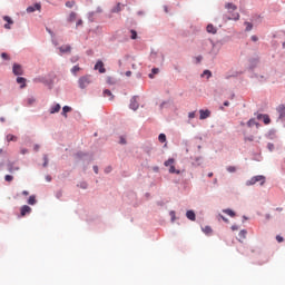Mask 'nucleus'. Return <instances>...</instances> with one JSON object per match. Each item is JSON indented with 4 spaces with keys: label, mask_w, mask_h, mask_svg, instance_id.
Listing matches in <instances>:
<instances>
[{
    "label": "nucleus",
    "mask_w": 285,
    "mask_h": 285,
    "mask_svg": "<svg viewBox=\"0 0 285 285\" xmlns=\"http://www.w3.org/2000/svg\"><path fill=\"white\" fill-rule=\"evenodd\" d=\"M26 153H28V149H22V150H21V154H22V155H26Z\"/></svg>",
    "instance_id": "052dcab7"
},
{
    "label": "nucleus",
    "mask_w": 285,
    "mask_h": 285,
    "mask_svg": "<svg viewBox=\"0 0 285 285\" xmlns=\"http://www.w3.org/2000/svg\"><path fill=\"white\" fill-rule=\"evenodd\" d=\"M171 222H175V212H170Z\"/></svg>",
    "instance_id": "8fccbe9b"
},
{
    "label": "nucleus",
    "mask_w": 285,
    "mask_h": 285,
    "mask_svg": "<svg viewBox=\"0 0 285 285\" xmlns=\"http://www.w3.org/2000/svg\"><path fill=\"white\" fill-rule=\"evenodd\" d=\"M158 141H160V144H166V135L165 134H160L158 136Z\"/></svg>",
    "instance_id": "c756f323"
},
{
    "label": "nucleus",
    "mask_w": 285,
    "mask_h": 285,
    "mask_svg": "<svg viewBox=\"0 0 285 285\" xmlns=\"http://www.w3.org/2000/svg\"><path fill=\"white\" fill-rule=\"evenodd\" d=\"M189 119H195V111L188 114Z\"/></svg>",
    "instance_id": "79ce46f5"
},
{
    "label": "nucleus",
    "mask_w": 285,
    "mask_h": 285,
    "mask_svg": "<svg viewBox=\"0 0 285 285\" xmlns=\"http://www.w3.org/2000/svg\"><path fill=\"white\" fill-rule=\"evenodd\" d=\"M72 50V48L70 47V45H65V46H61L59 48V51L63 55L66 52H70Z\"/></svg>",
    "instance_id": "4468645a"
},
{
    "label": "nucleus",
    "mask_w": 285,
    "mask_h": 285,
    "mask_svg": "<svg viewBox=\"0 0 285 285\" xmlns=\"http://www.w3.org/2000/svg\"><path fill=\"white\" fill-rule=\"evenodd\" d=\"M223 213L229 217H235V212H233V209H224Z\"/></svg>",
    "instance_id": "cd10ccee"
},
{
    "label": "nucleus",
    "mask_w": 285,
    "mask_h": 285,
    "mask_svg": "<svg viewBox=\"0 0 285 285\" xmlns=\"http://www.w3.org/2000/svg\"><path fill=\"white\" fill-rule=\"evenodd\" d=\"M17 83H20V88H26V78L23 77H18L17 78Z\"/></svg>",
    "instance_id": "4be33fe9"
},
{
    "label": "nucleus",
    "mask_w": 285,
    "mask_h": 285,
    "mask_svg": "<svg viewBox=\"0 0 285 285\" xmlns=\"http://www.w3.org/2000/svg\"><path fill=\"white\" fill-rule=\"evenodd\" d=\"M46 180H47V181H52V177L47 176V177H46Z\"/></svg>",
    "instance_id": "13d9d810"
},
{
    "label": "nucleus",
    "mask_w": 285,
    "mask_h": 285,
    "mask_svg": "<svg viewBox=\"0 0 285 285\" xmlns=\"http://www.w3.org/2000/svg\"><path fill=\"white\" fill-rule=\"evenodd\" d=\"M277 112L279 114V119L285 126V105H279L277 107Z\"/></svg>",
    "instance_id": "39448f33"
},
{
    "label": "nucleus",
    "mask_w": 285,
    "mask_h": 285,
    "mask_svg": "<svg viewBox=\"0 0 285 285\" xmlns=\"http://www.w3.org/2000/svg\"><path fill=\"white\" fill-rule=\"evenodd\" d=\"M276 210H279V212H282V210H283V208H276Z\"/></svg>",
    "instance_id": "338daca9"
},
{
    "label": "nucleus",
    "mask_w": 285,
    "mask_h": 285,
    "mask_svg": "<svg viewBox=\"0 0 285 285\" xmlns=\"http://www.w3.org/2000/svg\"><path fill=\"white\" fill-rule=\"evenodd\" d=\"M121 10H124V4L118 2L117 6L111 9V12L118 13V12H121Z\"/></svg>",
    "instance_id": "dca6fc26"
},
{
    "label": "nucleus",
    "mask_w": 285,
    "mask_h": 285,
    "mask_svg": "<svg viewBox=\"0 0 285 285\" xmlns=\"http://www.w3.org/2000/svg\"><path fill=\"white\" fill-rule=\"evenodd\" d=\"M79 58H73L72 61H77Z\"/></svg>",
    "instance_id": "69168bd1"
},
{
    "label": "nucleus",
    "mask_w": 285,
    "mask_h": 285,
    "mask_svg": "<svg viewBox=\"0 0 285 285\" xmlns=\"http://www.w3.org/2000/svg\"><path fill=\"white\" fill-rule=\"evenodd\" d=\"M71 110H72L71 107L65 106V107L62 108V112H61L62 117H63L65 119H68V112H70Z\"/></svg>",
    "instance_id": "f8f14e48"
},
{
    "label": "nucleus",
    "mask_w": 285,
    "mask_h": 285,
    "mask_svg": "<svg viewBox=\"0 0 285 285\" xmlns=\"http://www.w3.org/2000/svg\"><path fill=\"white\" fill-rule=\"evenodd\" d=\"M3 21H6L7 23L4 24L6 30H10V26H12L14 23V21L12 20V18H10L9 16H4L3 17Z\"/></svg>",
    "instance_id": "1a4fd4ad"
},
{
    "label": "nucleus",
    "mask_w": 285,
    "mask_h": 285,
    "mask_svg": "<svg viewBox=\"0 0 285 285\" xmlns=\"http://www.w3.org/2000/svg\"><path fill=\"white\" fill-rule=\"evenodd\" d=\"M59 110H61V105L57 104L50 108V115H55L56 112H59Z\"/></svg>",
    "instance_id": "aec40b11"
},
{
    "label": "nucleus",
    "mask_w": 285,
    "mask_h": 285,
    "mask_svg": "<svg viewBox=\"0 0 285 285\" xmlns=\"http://www.w3.org/2000/svg\"><path fill=\"white\" fill-rule=\"evenodd\" d=\"M207 32H208L209 35H217V28H216L215 26H213L212 23H209V24L207 26Z\"/></svg>",
    "instance_id": "ddd939ff"
},
{
    "label": "nucleus",
    "mask_w": 285,
    "mask_h": 285,
    "mask_svg": "<svg viewBox=\"0 0 285 285\" xmlns=\"http://www.w3.org/2000/svg\"><path fill=\"white\" fill-rule=\"evenodd\" d=\"M43 159H45L43 166L46 167L48 166V156H45Z\"/></svg>",
    "instance_id": "a18cd8bd"
},
{
    "label": "nucleus",
    "mask_w": 285,
    "mask_h": 285,
    "mask_svg": "<svg viewBox=\"0 0 285 285\" xmlns=\"http://www.w3.org/2000/svg\"><path fill=\"white\" fill-rule=\"evenodd\" d=\"M208 177H213V173H209V174H208Z\"/></svg>",
    "instance_id": "0e129e2a"
},
{
    "label": "nucleus",
    "mask_w": 285,
    "mask_h": 285,
    "mask_svg": "<svg viewBox=\"0 0 285 285\" xmlns=\"http://www.w3.org/2000/svg\"><path fill=\"white\" fill-rule=\"evenodd\" d=\"M283 47L285 48V42L283 43Z\"/></svg>",
    "instance_id": "774afa93"
},
{
    "label": "nucleus",
    "mask_w": 285,
    "mask_h": 285,
    "mask_svg": "<svg viewBox=\"0 0 285 285\" xmlns=\"http://www.w3.org/2000/svg\"><path fill=\"white\" fill-rule=\"evenodd\" d=\"M199 115H200L199 119H208V117H210V110L200 109Z\"/></svg>",
    "instance_id": "9d476101"
},
{
    "label": "nucleus",
    "mask_w": 285,
    "mask_h": 285,
    "mask_svg": "<svg viewBox=\"0 0 285 285\" xmlns=\"http://www.w3.org/2000/svg\"><path fill=\"white\" fill-rule=\"evenodd\" d=\"M7 168L10 173H16V170H19V166H14V163H9Z\"/></svg>",
    "instance_id": "f3484780"
},
{
    "label": "nucleus",
    "mask_w": 285,
    "mask_h": 285,
    "mask_svg": "<svg viewBox=\"0 0 285 285\" xmlns=\"http://www.w3.org/2000/svg\"><path fill=\"white\" fill-rule=\"evenodd\" d=\"M252 41H257V36H252Z\"/></svg>",
    "instance_id": "bf43d9fd"
},
{
    "label": "nucleus",
    "mask_w": 285,
    "mask_h": 285,
    "mask_svg": "<svg viewBox=\"0 0 285 285\" xmlns=\"http://www.w3.org/2000/svg\"><path fill=\"white\" fill-rule=\"evenodd\" d=\"M12 179H14V177L11 176V175H6V176H4V180H6V181H12Z\"/></svg>",
    "instance_id": "58836bf2"
},
{
    "label": "nucleus",
    "mask_w": 285,
    "mask_h": 285,
    "mask_svg": "<svg viewBox=\"0 0 285 285\" xmlns=\"http://www.w3.org/2000/svg\"><path fill=\"white\" fill-rule=\"evenodd\" d=\"M225 8L229 12V14L227 16V19L229 20L233 19L234 21H238L239 14L235 12L237 10V6H235L234 3H227Z\"/></svg>",
    "instance_id": "f257e3e1"
},
{
    "label": "nucleus",
    "mask_w": 285,
    "mask_h": 285,
    "mask_svg": "<svg viewBox=\"0 0 285 285\" xmlns=\"http://www.w3.org/2000/svg\"><path fill=\"white\" fill-rule=\"evenodd\" d=\"M257 183H259L261 186H264V184H266V177L262 175L254 176L246 181V186H255Z\"/></svg>",
    "instance_id": "f03ea898"
},
{
    "label": "nucleus",
    "mask_w": 285,
    "mask_h": 285,
    "mask_svg": "<svg viewBox=\"0 0 285 285\" xmlns=\"http://www.w3.org/2000/svg\"><path fill=\"white\" fill-rule=\"evenodd\" d=\"M202 77H207V79H210L213 77V72H210V70H205Z\"/></svg>",
    "instance_id": "c85d7f7f"
},
{
    "label": "nucleus",
    "mask_w": 285,
    "mask_h": 285,
    "mask_svg": "<svg viewBox=\"0 0 285 285\" xmlns=\"http://www.w3.org/2000/svg\"><path fill=\"white\" fill-rule=\"evenodd\" d=\"M120 144H126V138L120 137Z\"/></svg>",
    "instance_id": "864d4df0"
},
{
    "label": "nucleus",
    "mask_w": 285,
    "mask_h": 285,
    "mask_svg": "<svg viewBox=\"0 0 285 285\" xmlns=\"http://www.w3.org/2000/svg\"><path fill=\"white\" fill-rule=\"evenodd\" d=\"M246 235H248V232H246V229H242L238 234V237L240 239H246Z\"/></svg>",
    "instance_id": "bb28decb"
},
{
    "label": "nucleus",
    "mask_w": 285,
    "mask_h": 285,
    "mask_svg": "<svg viewBox=\"0 0 285 285\" xmlns=\"http://www.w3.org/2000/svg\"><path fill=\"white\" fill-rule=\"evenodd\" d=\"M95 70H98V72H100V75H104V72H106V67H104V61L98 60L94 67Z\"/></svg>",
    "instance_id": "423d86ee"
},
{
    "label": "nucleus",
    "mask_w": 285,
    "mask_h": 285,
    "mask_svg": "<svg viewBox=\"0 0 285 285\" xmlns=\"http://www.w3.org/2000/svg\"><path fill=\"white\" fill-rule=\"evenodd\" d=\"M22 195H24L26 197H28V195H30V193L28 190H23Z\"/></svg>",
    "instance_id": "603ef678"
},
{
    "label": "nucleus",
    "mask_w": 285,
    "mask_h": 285,
    "mask_svg": "<svg viewBox=\"0 0 285 285\" xmlns=\"http://www.w3.org/2000/svg\"><path fill=\"white\" fill-rule=\"evenodd\" d=\"M258 119H263V121L266 126H268V124H271V118L268 117V115H258Z\"/></svg>",
    "instance_id": "a211bd4d"
},
{
    "label": "nucleus",
    "mask_w": 285,
    "mask_h": 285,
    "mask_svg": "<svg viewBox=\"0 0 285 285\" xmlns=\"http://www.w3.org/2000/svg\"><path fill=\"white\" fill-rule=\"evenodd\" d=\"M129 108L131 110H137L139 108V101L137 100V97L131 98Z\"/></svg>",
    "instance_id": "6e6552de"
},
{
    "label": "nucleus",
    "mask_w": 285,
    "mask_h": 285,
    "mask_svg": "<svg viewBox=\"0 0 285 285\" xmlns=\"http://www.w3.org/2000/svg\"><path fill=\"white\" fill-rule=\"evenodd\" d=\"M169 173H170L171 175H179L181 171H180L179 169H176V168H175V165H171V166L169 167Z\"/></svg>",
    "instance_id": "b1692460"
},
{
    "label": "nucleus",
    "mask_w": 285,
    "mask_h": 285,
    "mask_svg": "<svg viewBox=\"0 0 285 285\" xmlns=\"http://www.w3.org/2000/svg\"><path fill=\"white\" fill-rule=\"evenodd\" d=\"M29 206H35L37 204V197L35 195L30 196L28 199Z\"/></svg>",
    "instance_id": "393cba45"
},
{
    "label": "nucleus",
    "mask_w": 285,
    "mask_h": 285,
    "mask_svg": "<svg viewBox=\"0 0 285 285\" xmlns=\"http://www.w3.org/2000/svg\"><path fill=\"white\" fill-rule=\"evenodd\" d=\"M164 166H166L167 168H170V166H175V158H169L168 160H166L164 163Z\"/></svg>",
    "instance_id": "5701e85b"
},
{
    "label": "nucleus",
    "mask_w": 285,
    "mask_h": 285,
    "mask_svg": "<svg viewBox=\"0 0 285 285\" xmlns=\"http://www.w3.org/2000/svg\"><path fill=\"white\" fill-rule=\"evenodd\" d=\"M219 217L223 219V222H225L226 224H228V218L224 217L223 215H219Z\"/></svg>",
    "instance_id": "49530a36"
},
{
    "label": "nucleus",
    "mask_w": 285,
    "mask_h": 285,
    "mask_svg": "<svg viewBox=\"0 0 285 285\" xmlns=\"http://www.w3.org/2000/svg\"><path fill=\"white\" fill-rule=\"evenodd\" d=\"M81 188H87V185H86V184H83V185L81 186Z\"/></svg>",
    "instance_id": "e2e57ef3"
},
{
    "label": "nucleus",
    "mask_w": 285,
    "mask_h": 285,
    "mask_svg": "<svg viewBox=\"0 0 285 285\" xmlns=\"http://www.w3.org/2000/svg\"><path fill=\"white\" fill-rule=\"evenodd\" d=\"M273 148H275V146L273 144H268V149L273 150Z\"/></svg>",
    "instance_id": "5fc2aeb1"
},
{
    "label": "nucleus",
    "mask_w": 285,
    "mask_h": 285,
    "mask_svg": "<svg viewBox=\"0 0 285 285\" xmlns=\"http://www.w3.org/2000/svg\"><path fill=\"white\" fill-rule=\"evenodd\" d=\"M12 70H13V75L16 76L23 75V68L21 67V65L14 63Z\"/></svg>",
    "instance_id": "0eeeda50"
},
{
    "label": "nucleus",
    "mask_w": 285,
    "mask_h": 285,
    "mask_svg": "<svg viewBox=\"0 0 285 285\" xmlns=\"http://www.w3.org/2000/svg\"><path fill=\"white\" fill-rule=\"evenodd\" d=\"M75 3H76L75 0L67 1V2H66V7H67V8H72V7L75 6Z\"/></svg>",
    "instance_id": "e433bc0d"
},
{
    "label": "nucleus",
    "mask_w": 285,
    "mask_h": 285,
    "mask_svg": "<svg viewBox=\"0 0 285 285\" xmlns=\"http://www.w3.org/2000/svg\"><path fill=\"white\" fill-rule=\"evenodd\" d=\"M1 57H2V59H6L7 61H10V56H8V53L2 52Z\"/></svg>",
    "instance_id": "4c0bfd02"
},
{
    "label": "nucleus",
    "mask_w": 285,
    "mask_h": 285,
    "mask_svg": "<svg viewBox=\"0 0 285 285\" xmlns=\"http://www.w3.org/2000/svg\"><path fill=\"white\" fill-rule=\"evenodd\" d=\"M151 72H153V73H149V78H150V79H153V75H158V73H159V69L154 68V69L151 70Z\"/></svg>",
    "instance_id": "c9c22d12"
},
{
    "label": "nucleus",
    "mask_w": 285,
    "mask_h": 285,
    "mask_svg": "<svg viewBox=\"0 0 285 285\" xmlns=\"http://www.w3.org/2000/svg\"><path fill=\"white\" fill-rule=\"evenodd\" d=\"M186 217H187V219H189L190 222H195V219H196L195 212H194V210H187Z\"/></svg>",
    "instance_id": "2eb2a0df"
},
{
    "label": "nucleus",
    "mask_w": 285,
    "mask_h": 285,
    "mask_svg": "<svg viewBox=\"0 0 285 285\" xmlns=\"http://www.w3.org/2000/svg\"><path fill=\"white\" fill-rule=\"evenodd\" d=\"M227 171H228V173H236V171H237V167H235V166H228V167H227Z\"/></svg>",
    "instance_id": "f704fd0d"
},
{
    "label": "nucleus",
    "mask_w": 285,
    "mask_h": 285,
    "mask_svg": "<svg viewBox=\"0 0 285 285\" xmlns=\"http://www.w3.org/2000/svg\"><path fill=\"white\" fill-rule=\"evenodd\" d=\"M232 230H239V227H237V225H233Z\"/></svg>",
    "instance_id": "3c124183"
},
{
    "label": "nucleus",
    "mask_w": 285,
    "mask_h": 285,
    "mask_svg": "<svg viewBox=\"0 0 285 285\" xmlns=\"http://www.w3.org/2000/svg\"><path fill=\"white\" fill-rule=\"evenodd\" d=\"M79 70H81V68H79V66H75V67H72L71 72H72V75H77V72H79Z\"/></svg>",
    "instance_id": "72a5a7b5"
},
{
    "label": "nucleus",
    "mask_w": 285,
    "mask_h": 285,
    "mask_svg": "<svg viewBox=\"0 0 285 285\" xmlns=\"http://www.w3.org/2000/svg\"><path fill=\"white\" fill-rule=\"evenodd\" d=\"M32 213V208L28 205H23L20 208V217H26L27 215H30Z\"/></svg>",
    "instance_id": "20e7f679"
},
{
    "label": "nucleus",
    "mask_w": 285,
    "mask_h": 285,
    "mask_svg": "<svg viewBox=\"0 0 285 285\" xmlns=\"http://www.w3.org/2000/svg\"><path fill=\"white\" fill-rule=\"evenodd\" d=\"M224 106H230V102L225 101V102H224Z\"/></svg>",
    "instance_id": "680f3d73"
},
{
    "label": "nucleus",
    "mask_w": 285,
    "mask_h": 285,
    "mask_svg": "<svg viewBox=\"0 0 285 285\" xmlns=\"http://www.w3.org/2000/svg\"><path fill=\"white\" fill-rule=\"evenodd\" d=\"M28 104H29V106H32V104H35V101H37L36 99H35V97H31V98H28Z\"/></svg>",
    "instance_id": "a19ab883"
},
{
    "label": "nucleus",
    "mask_w": 285,
    "mask_h": 285,
    "mask_svg": "<svg viewBox=\"0 0 285 285\" xmlns=\"http://www.w3.org/2000/svg\"><path fill=\"white\" fill-rule=\"evenodd\" d=\"M94 171L96 173V175L99 174V167L94 166Z\"/></svg>",
    "instance_id": "09e8293b"
},
{
    "label": "nucleus",
    "mask_w": 285,
    "mask_h": 285,
    "mask_svg": "<svg viewBox=\"0 0 285 285\" xmlns=\"http://www.w3.org/2000/svg\"><path fill=\"white\" fill-rule=\"evenodd\" d=\"M89 83H92V77L91 76H82L78 79V86L81 90L88 88Z\"/></svg>",
    "instance_id": "7ed1b4c3"
},
{
    "label": "nucleus",
    "mask_w": 285,
    "mask_h": 285,
    "mask_svg": "<svg viewBox=\"0 0 285 285\" xmlns=\"http://www.w3.org/2000/svg\"><path fill=\"white\" fill-rule=\"evenodd\" d=\"M104 97H109V101H112L115 99V96L112 95L111 90L106 89L104 91Z\"/></svg>",
    "instance_id": "6ab92c4d"
},
{
    "label": "nucleus",
    "mask_w": 285,
    "mask_h": 285,
    "mask_svg": "<svg viewBox=\"0 0 285 285\" xmlns=\"http://www.w3.org/2000/svg\"><path fill=\"white\" fill-rule=\"evenodd\" d=\"M130 33H131L130 36L131 39H137V31L130 30Z\"/></svg>",
    "instance_id": "ea45409f"
},
{
    "label": "nucleus",
    "mask_w": 285,
    "mask_h": 285,
    "mask_svg": "<svg viewBox=\"0 0 285 285\" xmlns=\"http://www.w3.org/2000/svg\"><path fill=\"white\" fill-rule=\"evenodd\" d=\"M0 121H1V124H6V118H4V117H1V118H0Z\"/></svg>",
    "instance_id": "4d7b16f0"
},
{
    "label": "nucleus",
    "mask_w": 285,
    "mask_h": 285,
    "mask_svg": "<svg viewBox=\"0 0 285 285\" xmlns=\"http://www.w3.org/2000/svg\"><path fill=\"white\" fill-rule=\"evenodd\" d=\"M245 26H246V31H247V32H250V30H253V23H250V22H245Z\"/></svg>",
    "instance_id": "473e14b6"
},
{
    "label": "nucleus",
    "mask_w": 285,
    "mask_h": 285,
    "mask_svg": "<svg viewBox=\"0 0 285 285\" xmlns=\"http://www.w3.org/2000/svg\"><path fill=\"white\" fill-rule=\"evenodd\" d=\"M69 23H72V21H77V13L71 12L68 18Z\"/></svg>",
    "instance_id": "a878e982"
},
{
    "label": "nucleus",
    "mask_w": 285,
    "mask_h": 285,
    "mask_svg": "<svg viewBox=\"0 0 285 285\" xmlns=\"http://www.w3.org/2000/svg\"><path fill=\"white\" fill-rule=\"evenodd\" d=\"M132 75V71H126V77H130Z\"/></svg>",
    "instance_id": "6e6d98bb"
},
{
    "label": "nucleus",
    "mask_w": 285,
    "mask_h": 285,
    "mask_svg": "<svg viewBox=\"0 0 285 285\" xmlns=\"http://www.w3.org/2000/svg\"><path fill=\"white\" fill-rule=\"evenodd\" d=\"M7 142L10 144V141H18L17 136L12 135V134H8L7 137Z\"/></svg>",
    "instance_id": "412c9836"
},
{
    "label": "nucleus",
    "mask_w": 285,
    "mask_h": 285,
    "mask_svg": "<svg viewBox=\"0 0 285 285\" xmlns=\"http://www.w3.org/2000/svg\"><path fill=\"white\" fill-rule=\"evenodd\" d=\"M204 58L202 56L196 57L197 63H199Z\"/></svg>",
    "instance_id": "de8ad7c7"
},
{
    "label": "nucleus",
    "mask_w": 285,
    "mask_h": 285,
    "mask_svg": "<svg viewBox=\"0 0 285 285\" xmlns=\"http://www.w3.org/2000/svg\"><path fill=\"white\" fill-rule=\"evenodd\" d=\"M82 24H83V20H78L76 23L77 28H79V26H82Z\"/></svg>",
    "instance_id": "37998d69"
},
{
    "label": "nucleus",
    "mask_w": 285,
    "mask_h": 285,
    "mask_svg": "<svg viewBox=\"0 0 285 285\" xmlns=\"http://www.w3.org/2000/svg\"><path fill=\"white\" fill-rule=\"evenodd\" d=\"M36 10H41V4L40 3H36L35 6L28 7L27 8V12H36Z\"/></svg>",
    "instance_id": "9b49d317"
},
{
    "label": "nucleus",
    "mask_w": 285,
    "mask_h": 285,
    "mask_svg": "<svg viewBox=\"0 0 285 285\" xmlns=\"http://www.w3.org/2000/svg\"><path fill=\"white\" fill-rule=\"evenodd\" d=\"M276 240H277L278 243H282V242H284V238H283L282 236H276Z\"/></svg>",
    "instance_id": "c03bdc74"
},
{
    "label": "nucleus",
    "mask_w": 285,
    "mask_h": 285,
    "mask_svg": "<svg viewBox=\"0 0 285 285\" xmlns=\"http://www.w3.org/2000/svg\"><path fill=\"white\" fill-rule=\"evenodd\" d=\"M247 126L249 128H253V126H257V121H255V119H249L248 122H247Z\"/></svg>",
    "instance_id": "2f4dec72"
},
{
    "label": "nucleus",
    "mask_w": 285,
    "mask_h": 285,
    "mask_svg": "<svg viewBox=\"0 0 285 285\" xmlns=\"http://www.w3.org/2000/svg\"><path fill=\"white\" fill-rule=\"evenodd\" d=\"M203 232L205 233V235H210L213 233V228H210V226H206L205 228H203Z\"/></svg>",
    "instance_id": "7c9ffc66"
}]
</instances>
